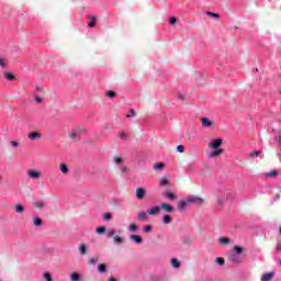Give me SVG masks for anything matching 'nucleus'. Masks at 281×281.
Listing matches in <instances>:
<instances>
[{"label":"nucleus","instance_id":"obj_1","mask_svg":"<svg viewBox=\"0 0 281 281\" xmlns=\"http://www.w3.org/2000/svg\"><path fill=\"white\" fill-rule=\"evenodd\" d=\"M106 238H113L114 245H122L124 243V238L120 235H115V229L113 228L106 231Z\"/></svg>","mask_w":281,"mask_h":281},{"label":"nucleus","instance_id":"obj_2","mask_svg":"<svg viewBox=\"0 0 281 281\" xmlns=\"http://www.w3.org/2000/svg\"><path fill=\"white\" fill-rule=\"evenodd\" d=\"M187 201L189 203H193L194 205H203V203H205V200H203L202 198H199V196H194V195H189L187 198Z\"/></svg>","mask_w":281,"mask_h":281},{"label":"nucleus","instance_id":"obj_3","mask_svg":"<svg viewBox=\"0 0 281 281\" xmlns=\"http://www.w3.org/2000/svg\"><path fill=\"white\" fill-rule=\"evenodd\" d=\"M82 131H85V128L74 130L69 135L70 139H72L74 142H78V139H80V135L82 134Z\"/></svg>","mask_w":281,"mask_h":281},{"label":"nucleus","instance_id":"obj_4","mask_svg":"<svg viewBox=\"0 0 281 281\" xmlns=\"http://www.w3.org/2000/svg\"><path fill=\"white\" fill-rule=\"evenodd\" d=\"M160 210H164L167 214H172L175 212V206L168 204V203H161Z\"/></svg>","mask_w":281,"mask_h":281},{"label":"nucleus","instance_id":"obj_5","mask_svg":"<svg viewBox=\"0 0 281 281\" xmlns=\"http://www.w3.org/2000/svg\"><path fill=\"white\" fill-rule=\"evenodd\" d=\"M223 153H225V149H218V148H216L214 151H212V153H209L207 154V157L210 158V159H214V158H216V157H221V155H223Z\"/></svg>","mask_w":281,"mask_h":281},{"label":"nucleus","instance_id":"obj_6","mask_svg":"<svg viewBox=\"0 0 281 281\" xmlns=\"http://www.w3.org/2000/svg\"><path fill=\"white\" fill-rule=\"evenodd\" d=\"M147 214L149 216H157L159 214H161V209L159 206H153L151 209L147 210Z\"/></svg>","mask_w":281,"mask_h":281},{"label":"nucleus","instance_id":"obj_7","mask_svg":"<svg viewBox=\"0 0 281 281\" xmlns=\"http://www.w3.org/2000/svg\"><path fill=\"white\" fill-rule=\"evenodd\" d=\"M162 196H165V199H168L169 201H177V194H175V192L167 190L162 193Z\"/></svg>","mask_w":281,"mask_h":281},{"label":"nucleus","instance_id":"obj_8","mask_svg":"<svg viewBox=\"0 0 281 281\" xmlns=\"http://www.w3.org/2000/svg\"><path fill=\"white\" fill-rule=\"evenodd\" d=\"M144 196H146V189L137 188L136 189V199H138V201H144Z\"/></svg>","mask_w":281,"mask_h":281},{"label":"nucleus","instance_id":"obj_9","mask_svg":"<svg viewBox=\"0 0 281 281\" xmlns=\"http://www.w3.org/2000/svg\"><path fill=\"white\" fill-rule=\"evenodd\" d=\"M27 137L31 139V142H36V139H41V137H43V134L40 132H31L27 134Z\"/></svg>","mask_w":281,"mask_h":281},{"label":"nucleus","instance_id":"obj_10","mask_svg":"<svg viewBox=\"0 0 281 281\" xmlns=\"http://www.w3.org/2000/svg\"><path fill=\"white\" fill-rule=\"evenodd\" d=\"M220 146H223V139L221 138L214 139L209 144V148H213V149L220 148Z\"/></svg>","mask_w":281,"mask_h":281},{"label":"nucleus","instance_id":"obj_11","mask_svg":"<svg viewBox=\"0 0 281 281\" xmlns=\"http://www.w3.org/2000/svg\"><path fill=\"white\" fill-rule=\"evenodd\" d=\"M188 200H181L178 202V211L179 212H186V207H188Z\"/></svg>","mask_w":281,"mask_h":281},{"label":"nucleus","instance_id":"obj_12","mask_svg":"<svg viewBox=\"0 0 281 281\" xmlns=\"http://www.w3.org/2000/svg\"><path fill=\"white\" fill-rule=\"evenodd\" d=\"M27 175L31 179H41V172L36 170H30L27 171Z\"/></svg>","mask_w":281,"mask_h":281},{"label":"nucleus","instance_id":"obj_13","mask_svg":"<svg viewBox=\"0 0 281 281\" xmlns=\"http://www.w3.org/2000/svg\"><path fill=\"white\" fill-rule=\"evenodd\" d=\"M276 276V272H268V273H265L262 277H261V281H271L273 280V277Z\"/></svg>","mask_w":281,"mask_h":281},{"label":"nucleus","instance_id":"obj_14","mask_svg":"<svg viewBox=\"0 0 281 281\" xmlns=\"http://www.w3.org/2000/svg\"><path fill=\"white\" fill-rule=\"evenodd\" d=\"M130 238L131 240H134L136 245L144 243V238H142L139 235H131Z\"/></svg>","mask_w":281,"mask_h":281},{"label":"nucleus","instance_id":"obj_15","mask_svg":"<svg viewBox=\"0 0 281 281\" xmlns=\"http://www.w3.org/2000/svg\"><path fill=\"white\" fill-rule=\"evenodd\" d=\"M59 170L63 172V175H69V167L67 166V164H60Z\"/></svg>","mask_w":281,"mask_h":281},{"label":"nucleus","instance_id":"obj_16","mask_svg":"<svg viewBox=\"0 0 281 281\" xmlns=\"http://www.w3.org/2000/svg\"><path fill=\"white\" fill-rule=\"evenodd\" d=\"M146 218H148V213H146L144 211L138 213V215H137L138 221L144 222V221H146Z\"/></svg>","mask_w":281,"mask_h":281},{"label":"nucleus","instance_id":"obj_17","mask_svg":"<svg viewBox=\"0 0 281 281\" xmlns=\"http://www.w3.org/2000/svg\"><path fill=\"white\" fill-rule=\"evenodd\" d=\"M165 169H166V164L164 162L154 164V170H165Z\"/></svg>","mask_w":281,"mask_h":281},{"label":"nucleus","instance_id":"obj_18","mask_svg":"<svg viewBox=\"0 0 281 281\" xmlns=\"http://www.w3.org/2000/svg\"><path fill=\"white\" fill-rule=\"evenodd\" d=\"M33 225H35V227H43V220L40 217H33Z\"/></svg>","mask_w":281,"mask_h":281},{"label":"nucleus","instance_id":"obj_19","mask_svg":"<svg viewBox=\"0 0 281 281\" xmlns=\"http://www.w3.org/2000/svg\"><path fill=\"white\" fill-rule=\"evenodd\" d=\"M200 120H201V122H202V126H206V127L212 126V121H210V119H207V117H202V119H200Z\"/></svg>","mask_w":281,"mask_h":281},{"label":"nucleus","instance_id":"obj_20","mask_svg":"<svg viewBox=\"0 0 281 281\" xmlns=\"http://www.w3.org/2000/svg\"><path fill=\"white\" fill-rule=\"evenodd\" d=\"M162 222L165 223V225H170L172 223V217H170V215L165 214L162 216Z\"/></svg>","mask_w":281,"mask_h":281},{"label":"nucleus","instance_id":"obj_21","mask_svg":"<svg viewBox=\"0 0 281 281\" xmlns=\"http://www.w3.org/2000/svg\"><path fill=\"white\" fill-rule=\"evenodd\" d=\"M33 205H34L37 210H43V207H45V202H44V201H37V202H34Z\"/></svg>","mask_w":281,"mask_h":281},{"label":"nucleus","instance_id":"obj_22","mask_svg":"<svg viewBox=\"0 0 281 281\" xmlns=\"http://www.w3.org/2000/svg\"><path fill=\"white\" fill-rule=\"evenodd\" d=\"M218 240L221 245H229V243H232V239L227 237H220Z\"/></svg>","mask_w":281,"mask_h":281},{"label":"nucleus","instance_id":"obj_23","mask_svg":"<svg viewBox=\"0 0 281 281\" xmlns=\"http://www.w3.org/2000/svg\"><path fill=\"white\" fill-rule=\"evenodd\" d=\"M79 254H81V256H85L87 254V245L80 244Z\"/></svg>","mask_w":281,"mask_h":281},{"label":"nucleus","instance_id":"obj_24","mask_svg":"<svg viewBox=\"0 0 281 281\" xmlns=\"http://www.w3.org/2000/svg\"><path fill=\"white\" fill-rule=\"evenodd\" d=\"M229 260H231V262H233L234 265H238V262H240V260L238 259V256H236V255H231V256H229Z\"/></svg>","mask_w":281,"mask_h":281},{"label":"nucleus","instance_id":"obj_25","mask_svg":"<svg viewBox=\"0 0 281 281\" xmlns=\"http://www.w3.org/2000/svg\"><path fill=\"white\" fill-rule=\"evenodd\" d=\"M91 21L88 23V27H95V21L98 18L95 15L90 16Z\"/></svg>","mask_w":281,"mask_h":281},{"label":"nucleus","instance_id":"obj_26","mask_svg":"<svg viewBox=\"0 0 281 281\" xmlns=\"http://www.w3.org/2000/svg\"><path fill=\"white\" fill-rule=\"evenodd\" d=\"M171 266L175 268V269H179V267H181V262L177 259H171Z\"/></svg>","mask_w":281,"mask_h":281},{"label":"nucleus","instance_id":"obj_27","mask_svg":"<svg viewBox=\"0 0 281 281\" xmlns=\"http://www.w3.org/2000/svg\"><path fill=\"white\" fill-rule=\"evenodd\" d=\"M160 187H166V186H170V183L168 182V178L162 177L160 182H159Z\"/></svg>","mask_w":281,"mask_h":281},{"label":"nucleus","instance_id":"obj_28","mask_svg":"<svg viewBox=\"0 0 281 281\" xmlns=\"http://www.w3.org/2000/svg\"><path fill=\"white\" fill-rule=\"evenodd\" d=\"M130 232H137V229H139V227L137 226V224H135V222L130 224L128 227Z\"/></svg>","mask_w":281,"mask_h":281},{"label":"nucleus","instance_id":"obj_29","mask_svg":"<svg viewBox=\"0 0 281 281\" xmlns=\"http://www.w3.org/2000/svg\"><path fill=\"white\" fill-rule=\"evenodd\" d=\"M143 232H144V234H150V232H153V226L151 225H145L143 227Z\"/></svg>","mask_w":281,"mask_h":281},{"label":"nucleus","instance_id":"obj_30","mask_svg":"<svg viewBox=\"0 0 281 281\" xmlns=\"http://www.w3.org/2000/svg\"><path fill=\"white\" fill-rule=\"evenodd\" d=\"M70 280L71 281H80V274L78 272H74L71 276H70Z\"/></svg>","mask_w":281,"mask_h":281},{"label":"nucleus","instance_id":"obj_31","mask_svg":"<svg viewBox=\"0 0 281 281\" xmlns=\"http://www.w3.org/2000/svg\"><path fill=\"white\" fill-rule=\"evenodd\" d=\"M227 199H229V195H226L224 199L217 198L218 205H224L227 202Z\"/></svg>","mask_w":281,"mask_h":281},{"label":"nucleus","instance_id":"obj_32","mask_svg":"<svg viewBox=\"0 0 281 281\" xmlns=\"http://www.w3.org/2000/svg\"><path fill=\"white\" fill-rule=\"evenodd\" d=\"M98 271H99L100 273H104V272L106 271V265L100 263V265L98 266Z\"/></svg>","mask_w":281,"mask_h":281},{"label":"nucleus","instance_id":"obj_33","mask_svg":"<svg viewBox=\"0 0 281 281\" xmlns=\"http://www.w3.org/2000/svg\"><path fill=\"white\" fill-rule=\"evenodd\" d=\"M234 251H235V254L240 255L245 251V248L239 247V246H235Z\"/></svg>","mask_w":281,"mask_h":281},{"label":"nucleus","instance_id":"obj_34","mask_svg":"<svg viewBox=\"0 0 281 281\" xmlns=\"http://www.w3.org/2000/svg\"><path fill=\"white\" fill-rule=\"evenodd\" d=\"M215 262H216L217 265H220V267H223V265H225V258L217 257V258L215 259Z\"/></svg>","mask_w":281,"mask_h":281},{"label":"nucleus","instance_id":"obj_35","mask_svg":"<svg viewBox=\"0 0 281 281\" xmlns=\"http://www.w3.org/2000/svg\"><path fill=\"white\" fill-rule=\"evenodd\" d=\"M266 177H268V178L278 177V170H272V171L266 173Z\"/></svg>","mask_w":281,"mask_h":281},{"label":"nucleus","instance_id":"obj_36","mask_svg":"<svg viewBox=\"0 0 281 281\" xmlns=\"http://www.w3.org/2000/svg\"><path fill=\"white\" fill-rule=\"evenodd\" d=\"M15 212H16V214H22L23 205L22 204H15Z\"/></svg>","mask_w":281,"mask_h":281},{"label":"nucleus","instance_id":"obj_37","mask_svg":"<svg viewBox=\"0 0 281 281\" xmlns=\"http://www.w3.org/2000/svg\"><path fill=\"white\" fill-rule=\"evenodd\" d=\"M106 231V227L104 226H99L97 227V234H105Z\"/></svg>","mask_w":281,"mask_h":281},{"label":"nucleus","instance_id":"obj_38","mask_svg":"<svg viewBox=\"0 0 281 281\" xmlns=\"http://www.w3.org/2000/svg\"><path fill=\"white\" fill-rule=\"evenodd\" d=\"M98 260H100L98 257L90 258L88 265H97Z\"/></svg>","mask_w":281,"mask_h":281},{"label":"nucleus","instance_id":"obj_39","mask_svg":"<svg viewBox=\"0 0 281 281\" xmlns=\"http://www.w3.org/2000/svg\"><path fill=\"white\" fill-rule=\"evenodd\" d=\"M4 78H7V80H14V75H12L11 72H5Z\"/></svg>","mask_w":281,"mask_h":281},{"label":"nucleus","instance_id":"obj_40","mask_svg":"<svg viewBox=\"0 0 281 281\" xmlns=\"http://www.w3.org/2000/svg\"><path fill=\"white\" fill-rule=\"evenodd\" d=\"M122 161H124V159L122 157H119V156L114 157V164L120 165V164H122Z\"/></svg>","mask_w":281,"mask_h":281},{"label":"nucleus","instance_id":"obj_41","mask_svg":"<svg viewBox=\"0 0 281 281\" xmlns=\"http://www.w3.org/2000/svg\"><path fill=\"white\" fill-rule=\"evenodd\" d=\"M44 279H45L46 281H54V280L52 279V274H50L49 272H45V273H44Z\"/></svg>","mask_w":281,"mask_h":281},{"label":"nucleus","instance_id":"obj_42","mask_svg":"<svg viewBox=\"0 0 281 281\" xmlns=\"http://www.w3.org/2000/svg\"><path fill=\"white\" fill-rule=\"evenodd\" d=\"M206 14H207V16H212L213 19H218V16H220L218 13H213L210 11H207Z\"/></svg>","mask_w":281,"mask_h":281},{"label":"nucleus","instance_id":"obj_43","mask_svg":"<svg viewBox=\"0 0 281 281\" xmlns=\"http://www.w3.org/2000/svg\"><path fill=\"white\" fill-rule=\"evenodd\" d=\"M106 95H108V98H115L116 93H115V91H113V90H109V91L106 92Z\"/></svg>","mask_w":281,"mask_h":281},{"label":"nucleus","instance_id":"obj_44","mask_svg":"<svg viewBox=\"0 0 281 281\" xmlns=\"http://www.w3.org/2000/svg\"><path fill=\"white\" fill-rule=\"evenodd\" d=\"M111 218H113V217L111 216V213H104V214H103V220H105V221H111Z\"/></svg>","mask_w":281,"mask_h":281},{"label":"nucleus","instance_id":"obj_45","mask_svg":"<svg viewBox=\"0 0 281 281\" xmlns=\"http://www.w3.org/2000/svg\"><path fill=\"white\" fill-rule=\"evenodd\" d=\"M175 23H177V18L172 16L169 19V24L170 25H175Z\"/></svg>","mask_w":281,"mask_h":281},{"label":"nucleus","instance_id":"obj_46","mask_svg":"<svg viewBox=\"0 0 281 281\" xmlns=\"http://www.w3.org/2000/svg\"><path fill=\"white\" fill-rule=\"evenodd\" d=\"M260 150L250 153V157H258L260 155Z\"/></svg>","mask_w":281,"mask_h":281},{"label":"nucleus","instance_id":"obj_47","mask_svg":"<svg viewBox=\"0 0 281 281\" xmlns=\"http://www.w3.org/2000/svg\"><path fill=\"white\" fill-rule=\"evenodd\" d=\"M135 116V110H130V114L126 115V117H134Z\"/></svg>","mask_w":281,"mask_h":281},{"label":"nucleus","instance_id":"obj_48","mask_svg":"<svg viewBox=\"0 0 281 281\" xmlns=\"http://www.w3.org/2000/svg\"><path fill=\"white\" fill-rule=\"evenodd\" d=\"M177 150H178V153H183V150H186V148L183 147V145H179L177 147Z\"/></svg>","mask_w":281,"mask_h":281},{"label":"nucleus","instance_id":"obj_49","mask_svg":"<svg viewBox=\"0 0 281 281\" xmlns=\"http://www.w3.org/2000/svg\"><path fill=\"white\" fill-rule=\"evenodd\" d=\"M11 146H13L14 148H19V143L16 140H12Z\"/></svg>","mask_w":281,"mask_h":281},{"label":"nucleus","instance_id":"obj_50","mask_svg":"<svg viewBox=\"0 0 281 281\" xmlns=\"http://www.w3.org/2000/svg\"><path fill=\"white\" fill-rule=\"evenodd\" d=\"M34 100H35V102H38V103L43 102V99L40 98L38 95H35Z\"/></svg>","mask_w":281,"mask_h":281},{"label":"nucleus","instance_id":"obj_51","mask_svg":"<svg viewBox=\"0 0 281 281\" xmlns=\"http://www.w3.org/2000/svg\"><path fill=\"white\" fill-rule=\"evenodd\" d=\"M119 136H120L121 139H124V138L126 137V133L121 132V133L119 134Z\"/></svg>","mask_w":281,"mask_h":281},{"label":"nucleus","instance_id":"obj_52","mask_svg":"<svg viewBox=\"0 0 281 281\" xmlns=\"http://www.w3.org/2000/svg\"><path fill=\"white\" fill-rule=\"evenodd\" d=\"M121 171L122 172H128V167H126V166L121 167Z\"/></svg>","mask_w":281,"mask_h":281},{"label":"nucleus","instance_id":"obj_53","mask_svg":"<svg viewBox=\"0 0 281 281\" xmlns=\"http://www.w3.org/2000/svg\"><path fill=\"white\" fill-rule=\"evenodd\" d=\"M0 66L5 67V61L3 60V58H0Z\"/></svg>","mask_w":281,"mask_h":281},{"label":"nucleus","instance_id":"obj_54","mask_svg":"<svg viewBox=\"0 0 281 281\" xmlns=\"http://www.w3.org/2000/svg\"><path fill=\"white\" fill-rule=\"evenodd\" d=\"M277 250H278V251H281V244H278V245H277Z\"/></svg>","mask_w":281,"mask_h":281},{"label":"nucleus","instance_id":"obj_55","mask_svg":"<svg viewBox=\"0 0 281 281\" xmlns=\"http://www.w3.org/2000/svg\"><path fill=\"white\" fill-rule=\"evenodd\" d=\"M278 199H280V194L276 195L274 201H278Z\"/></svg>","mask_w":281,"mask_h":281},{"label":"nucleus","instance_id":"obj_56","mask_svg":"<svg viewBox=\"0 0 281 281\" xmlns=\"http://www.w3.org/2000/svg\"><path fill=\"white\" fill-rule=\"evenodd\" d=\"M109 281H117V280H115V278L111 277V278L109 279Z\"/></svg>","mask_w":281,"mask_h":281},{"label":"nucleus","instance_id":"obj_57","mask_svg":"<svg viewBox=\"0 0 281 281\" xmlns=\"http://www.w3.org/2000/svg\"><path fill=\"white\" fill-rule=\"evenodd\" d=\"M279 233L281 234V226H280Z\"/></svg>","mask_w":281,"mask_h":281},{"label":"nucleus","instance_id":"obj_58","mask_svg":"<svg viewBox=\"0 0 281 281\" xmlns=\"http://www.w3.org/2000/svg\"><path fill=\"white\" fill-rule=\"evenodd\" d=\"M0 181H1V177H0Z\"/></svg>","mask_w":281,"mask_h":281}]
</instances>
